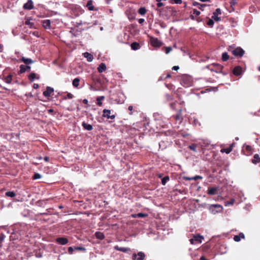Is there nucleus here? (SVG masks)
<instances>
[{"mask_svg":"<svg viewBox=\"0 0 260 260\" xmlns=\"http://www.w3.org/2000/svg\"><path fill=\"white\" fill-rule=\"evenodd\" d=\"M86 7H87L89 11H94L96 10L95 9L94 6H93V1L92 0H89L87 2Z\"/></svg>","mask_w":260,"mask_h":260,"instance_id":"19","label":"nucleus"},{"mask_svg":"<svg viewBox=\"0 0 260 260\" xmlns=\"http://www.w3.org/2000/svg\"><path fill=\"white\" fill-rule=\"evenodd\" d=\"M28 78L30 82H33L35 79L36 78V75L34 73H31L29 75Z\"/></svg>","mask_w":260,"mask_h":260,"instance_id":"32","label":"nucleus"},{"mask_svg":"<svg viewBox=\"0 0 260 260\" xmlns=\"http://www.w3.org/2000/svg\"><path fill=\"white\" fill-rule=\"evenodd\" d=\"M234 240L236 242H239V241H240L241 240V239L240 238V236H239V235H236L234 237Z\"/></svg>","mask_w":260,"mask_h":260,"instance_id":"47","label":"nucleus"},{"mask_svg":"<svg viewBox=\"0 0 260 260\" xmlns=\"http://www.w3.org/2000/svg\"><path fill=\"white\" fill-rule=\"evenodd\" d=\"M197 145L196 144H191V145H189V146H188V148H189L190 150H192V151H196V148H197Z\"/></svg>","mask_w":260,"mask_h":260,"instance_id":"38","label":"nucleus"},{"mask_svg":"<svg viewBox=\"0 0 260 260\" xmlns=\"http://www.w3.org/2000/svg\"><path fill=\"white\" fill-rule=\"evenodd\" d=\"M74 248L72 247H69L68 248V252L70 253V254H72L73 253V251L74 250Z\"/></svg>","mask_w":260,"mask_h":260,"instance_id":"50","label":"nucleus"},{"mask_svg":"<svg viewBox=\"0 0 260 260\" xmlns=\"http://www.w3.org/2000/svg\"><path fill=\"white\" fill-rule=\"evenodd\" d=\"M104 99V96H100V97L97 98V99H96L97 104L99 106H101L102 105V103L101 101L102 100H103Z\"/></svg>","mask_w":260,"mask_h":260,"instance_id":"37","label":"nucleus"},{"mask_svg":"<svg viewBox=\"0 0 260 260\" xmlns=\"http://www.w3.org/2000/svg\"><path fill=\"white\" fill-rule=\"evenodd\" d=\"M170 180L169 176H166L161 179V184L165 185L166 183Z\"/></svg>","mask_w":260,"mask_h":260,"instance_id":"31","label":"nucleus"},{"mask_svg":"<svg viewBox=\"0 0 260 260\" xmlns=\"http://www.w3.org/2000/svg\"><path fill=\"white\" fill-rule=\"evenodd\" d=\"M131 48L134 50H137L140 47V44L137 42H133L131 44Z\"/></svg>","mask_w":260,"mask_h":260,"instance_id":"26","label":"nucleus"},{"mask_svg":"<svg viewBox=\"0 0 260 260\" xmlns=\"http://www.w3.org/2000/svg\"><path fill=\"white\" fill-rule=\"evenodd\" d=\"M145 254L143 252H139L137 254L133 253L132 255L133 260H144Z\"/></svg>","mask_w":260,"mask_h":260,"instance_id":"5","label":"nucleus"},{"mask_svg":"<svg viewBox=\"0 0 260 260\" xmlns=\"http://www.w3.org/2000/svg\"><path fill=\"white\" fill-rule=\"evenodd\" d=\"M148 216L147 214L143 213H139L138 214H132V216L133 218H144Z\"/></svg>","mask_w":260,"mask_h":260,"instance_id":"22","label":"nucleus"},{"mask_svg":"<svg viewBox=\"0 0 260 260\" xmlns=\"http://www.w3.org/2000/svg\"><path fill=\"white\" fill-rule=\"evenodd\" d=\"M165 98L166 99V100L167 101H171L173 100V98L172 95H170V94H166L165 95Z\"/></svg>","mask_w":260,"mask_h":260,"instance_id":"40","label":"nucleus"},{"mask_svg":"<svg viewBox=\"0 0 260 260\" xmlns=\"http://www.w3.org/2000/svg\"><path fill=\"white\" fill-rule=\"evenodd\" d=\"M152 45L154 47H160L161 45V43L157 39H153L151 40Z\"/></svg>","mask_w":260,"mask_h":260,"instance_id":"20","label":"nucleus"},{"mask_svg":"<svg viewBox=\"0 0 260 260\" xmlns=\"http://www.w3.org/2000/svg\"><path fill=\"white\" fill-rule=\"evenodd\" d=\"M203 239H204V238L203 236L199 235H196L193 236V238L190 239L189 240V241L191 244H196L198 243H201L202 240Z\"/></svg>","mask_w":260,"mask_h":260,"instance_id":"4","label":"nucleus"},{"mask_svg":"<svg viewBox=\"0 0 260 260\" xmlns=\"http://www.w3.org/2000/svg\"><path fill=\"white\" fill-rule=\"evenodd\" d=\"M218 15H215V14H213L212 18L216 21H219L220 20V18L218 17Z\"/></svg>","mask_w":260,"mask_h":260,"instance_id":"41","label":"nucleus"},{"mask_svg":"<svg viewBox=\"0 0 260 260\" xmlns=\"http://www.w3.org/2000/svg\"><path fill=\"white\" fill-rule=\"evenodd\" d=\"M174 3L177 4H180L182 3V0H174Z\"/></svg>","mask_w":260,"mask_h":260,"instance_id":"59","label":"nucleus"},{"mask_svg":"<svg viewBox=\"0 0 260 260\" xmlns=\"http://www.w3.org/2000/svg\"><path fill=\"white\" fill-rule=\"evenodd\" d=\"M144 19L143 18H140L138 20V22L140 24H142L144 22Z\"/></svg>","mask_w":260,"mask_h":260,"instance_id":"61","label":"nucleus"},{"mask_svg":"<svg viewBox=\"0 0 260 260\" xmlns=\"http://www.w3.org/2000/svg\"><path fill=\"white\" fill-rule=\"evenodd\" d=\"M174 117L176 120H181L182 119V116L180 113L174 115Z\"/></svg>","mask_w":260,"mask_h":260,"instance_id":"36","label":"nucleus"},{"mask_svg":"<svg viewBox=\"0 0 260 260\" xmlns=\"http://www.w3.org/2000/svg\"><path fill=\"white\" fill-rule=\"evenodd\" d=\"M213 14H215V15H220L221 14V10L219 8L216 9Z\"/></svg>","mask_w":260,"mask_h":260,"instance_id":"45","label":"nucleus"},{"mask_svg":"<svg viewBox=\"0 0 260 260\" xmlns=\"http://www.w3.org/2000/svg\"><path fill=\"white\" fill-rule=\"evenodd\" d=\"M165 135L166 136H171L173 138H176L178 135V133L175 131L170 129L165 132Z\"/></svg>","mask_w":260,"mask_h":260,"instance_id":"9","label":"nucleus"},{"mask_svg":"<svg viewBox=\"0 0 260 260\" xmlns=\"http://www.w3.org/2000/svg\"><path fill=\"white\" fill-rule=\"evenodd\" d=\"M194 125H197V124H199V126L201 125V124L198 122V120L197 119H194Z\"/></svg>","mask_w":260,"mask_h":260,"instance_id":"60","label":"nucleus"},{"mask_svg":"<svg viewBox=\"0 0 260 260\" xmlns=\"http://www.w3.org/2000/svg\"><path fill=\"white\" fill-rule=\"evenodd\" d=\"M218 190V187H208L207 194L211 196L215 195Z\"/></svg>","mask_w":260,"mask_h":260,"instance_id":"10","label":"nucleus"},{"mask_svg":"<svg viewBox=\"0 0 260 260\" xmlns=\"http://www.w3.org/2000/svg\"><path fill=\"white\" fill-rule=\"evenodd\" d=\"M54 92V89L50 86H47L46 90L43 92V95L45 97H49Z\"/></svg>","mask_w":260,"mask_h":260,"instance_id":"8","label":"nucleus"},{"mask_svg":"<svg viewBox=\"0 0 260 260\" xmlns=\"http://www.w3.org/2000/svg\"><path fill=\"white\" fill-rule=\"evenodd\" d=\"M25 24L26 25H29L30 28H32L34 26V23L33 22H31L29 20L25 21Z\"/></svg>","mask_w":260,"mask_h":260,"instance_id":"39","label":"nucleus"},{"mask_svg":"<svg viewBox=\"0 0 260 260\" xmlns=\"http://www.w3.org/2000/svg\"><path fill=\"white\" fill-rule=\"evenodd\" d=\"M223 67L218 63H212V68L211 69V72H214L217 73H222Z\"/></svg>","mask_w":260,"mask_h":260,"instance_id":"3","label":"nucleus"},{"mask_svg":"<svg viewBox=\"0 0 260 260\" xmlns=\"http://www.w3.org/2000/svg\"><path fill=\"white\" fill-rule=\"evenodd\" d=\"M111 111L109 110L104 109L103 110V117H106L108 119H114V115L110 116Z\"/></svg>","mask_w":260,"mask_h":260,"instance_id":"13","label":"nucleus"},{"mask_svg":"<svg viewBox=\"0 0 260 260\" xmlns=\"http://www.w3.org/2000/svg\"><path fill=\"white\" fill-rule=\"evenodd\" d=\"M244 147H245V150L247 151V152L248 153V154L251 153V151H252L251 146L245 144Z\"/></svg>","mask_w":260,"mask_h":260,"instance_id":"35","label":"nucleus"},{"mask_svg":"<svg viewBox=\"0 0 260 260\" xmlns=\"http://www.w3.org/2000/svg\"><path fill=\"white\" fill-rule=\"evenodd\" d=\"M80 79L79 78H76L73 81V85L76 87L78 88L79 85Z\"/></svg>","mask_w":260,"mask_h":260,"instance_id":"28","label":"nucleus"},{"mask_svg":"<svg viewBox=\"0 0 260 260\" xmlns=\"http://www.w3.org/2000/svg\"><path fill=\"white\" fill-rule=\"evenodd\" d=\"M204 6H205V5L200 4V5H199V6H198V8H199L200 9H201V10H203V9H202V8H203V7H204Z\"/></svg>","mask_w":260,"mask_h":260,"instance_id":"63","label":"nucleus"},{"mask_svg":"<svg viewBox=\"0 0 260 260\" xmlns=\"http://www.w3.org/2000/svg\"><path fill=\"white\" fill-rule=\"evenodd\" d=\"M41 177V175L39 173H35L34 175L33 179H40Z\"/></svg>","mask_w":260,"mask_h":260,"instance_id":"43","label":"nucleus"},{"mask_svg":"<svg viewBox=\"0 0 260 260\" xmlns=\"http://www.w3.org/2000/svg\"><path fill=\"white\" fill-rule=\"evenodd\" d=\"M238 235H239V236H240V239H244L245 238L244 234L242 233H240Z\"/></svg>","mask_w":260,"mask_h":260,"instance_id":"58","label":"nucleus"},{"mask_svg":"<svg viewBox=\"0 0 260 260\" xmlns=\"http://www.w3.org/2000/svg\"><path fill=\"white\" fill-rule=\"evenodd\" d=\"M235 202V200L234 199H232L231 200L230 202H228L225 205L227 206V205H233Z\"/></svg>","mask_w":260,"mask_h":260,"instance_id":"53","label":"nucleus"},{"mask_svg":"<svg viewBox=\"0 0 260 260\" xmlns=\"http://www.w3.org/2000/svg\"><path fill=\"white\" fill-rule=\"evenodd\" d=\"M42 25L44 28L45 29H50L51 28V21L49 19H46L42 21Z\"/></svg>","mask_w":260,"mask_h":260,"instance_id":"15","label":"nucleus"},{"mask_svg":"<svg viewBox=\"0 0 260 260\" xmlns=\"http://www.w3.org/2000/svg\"><path fill=\"white\" fill-rule=\"evenodd\" d=\"M34 4L32 0H28L27 2L23 5V8L24 10H30L34 9Z\"/></svg>","mask_w":260,"mask_h":260,"instance_id":"6","label":"nucleus"},{"mask_svg":"<svg viewBox=\"0 0 260 260\" xmlns=\"http://www.w3.org/2000/svg\"><path fill=\"white\" fill-rule=\"evenodd\" d=\"M209 210L212 214H216L222 212L223 207L218 204H213L209 206Z\"/></svg>","mask_w":260,"mask_h":260,"instance_id":"2","label":"nucleus"},{"mask_svg":"<svg viewBox=\"0 0 260 260\" xmlns=\"http://www.w3.org/2000/svg\"><path fill=\"white\" fill-rule=\"evenodd\" d=\"M200 260H209V259L206 258L205 256H202L200 257Z\"/></svg>","mask_w":260,"mask_h":260,"instance_id":"64","label":"nucleus"},{"mask_svg":"<svg viewBox=\"0 0 260 260\" xmlns=\"http://www.w3.org/2000/svg\"><path fill=\"white\" fill-rule=\"evenodd\" d=\"M94 236L97 239L99 240H103L105 238L104 234L101 232H96L95 233Z\"/></svg>","mask_w":260,"mask_h":260,"instance_id":"24","label":"nucleus"},{"mask_svg":"<svg viewBox=\"0 0 260 260\" xmlns=\"http://www.w3.org/2000/svg\"><path fill=\"white\" fill-rule=\"evenodd\" d=\"M106 70V66L104 63H101L98 68L99 73H102Z\"/></svg>","mask_w":260,"mask_h":260,"instance_id":"23","label":"nucleus"},{"mask_svg":"<svg viewBox=\"0 0 260 260\" xmlns=\"http://www.w3.org/2000/svg\"><path fill=\"white\" fill-rule=\"evenodd\" d=\"M56 242L60 245H65L69 242L68 239L64 237H59L56 239Z\"/></svg>","mask_w":260,"mask_h":260,"instance_id":"11","label":"nucleus"},{"mask_svg":"<svg viewBox=\"0 0 260 260\" xmlns=\"http://www.w3.org/2000/svg\"><path fill=\"white\" fill-rule=\"evenodd\" d=\"M169 143L170 142L168 141H161L159 143V148L164 150L167 147Z\"/></svg>","mask_w":260,"mask_h":260,"instance_id":"16","label":"nucleus"},{"mask_svg":"<svg viewBox=\"0 0 260 260\" xmlns=\"http://www.w3.org/2000/svg\"><path fill=\"white\" fill-rule=\"evenodd\" d=\"M67 97V98L71 99L73 98V95L71 93H68Z\"/></svg>","mask_w":260,"mask_h":260,"instance_id":"56","label":"nucleus"},{"mask_svg":"<svg viewBox=\"0 0 260 260\" xmlns=\"http://www.w3.org/2000/svg\"><path fill=\"white\" fill-rule=\"evenodd\" d=\"M200 14V12L197 9L193 10V15H195L196 16H199Z\"/></svg>","mask_w":260,"mask_h":260,"instance_id":"44","label":"nucleus"},{"mask_svg":"<svg viewBox=\"0 0 260 260\" xmlns=\"http://www.w3.org/2000/svg\"><path fill=\"white\" fill-rule=\"evenodd\" d=\"M12 75H9L8 76H7L6 77V78H5V81L7 83H10L12 81Z\"/></svg>","mask_w":260,"mask_h":260,"instance_id":"33","label":"nucleus"},{"mask_svg":"<svg viewBox=\"0 0 260 260\" xmlns=\"http://www.w3.org/2000/svg\"><path fill=\"white\" fill-rule=\"evenodd\" d=\"M83 55L87 59V60L89 62L92 61L93 59V55L87 52L83 53Z\"/></svg>","mask_w":260,"mask_h":260,"instance_id":"17","label":"nucleus"},{"mask_svg":"<svg viewBox=\"0 0 260 260\" xmlns=\"http://www.w3.org/2000/svg\"><path fill=\"white\" fill-rule=\"evenodd\" d=\"M164 6V4L161 2H157V7L158 8H160Z\"/></svg>","mask_w":260,"mask_h":260,"instance_id":"57","label":"nucleus"},{"mask_svg":"<svg viewBox=\"0 0 260 260\" xmlns=\"http://www.w3.org/2000/svg\"><path fill=\"white\" fill-rule=\"evenodd\" d=\"M92 78L94 82H100V79L95 75H93Z\"/></svg>","mask_w":260,"mask_h":260,"instance_id":"46","label":"nucleus"},{"mask_svg":"<svg viewBox=\"0 0 260 260\" xmlns=\"http://www.w3.org/2000/svg\"><path fill=\"white\" fill-rule=\"evenodd\" d=\"M165 50L166 53L168 54L172 50V48L171 47H166Z\"/></svg>","mask_w":260,"mask_h":260,"instance_id":"48","label":"nucleus"},{"mask_svg":"<svg viewBox=\"0 0 260 260\" xmlns=\"http://www.w3.org/2000/svg\"><path fill=\"white\" fill-rule=\"evenodd\" d=\"M30 68H31L29 66H27V65L25 66L23 64H21L20 66V70L19 71V74L24 73L26 71L29 72L30 71Z\"/></svg>","mask_w":260,"mask_h":260,"instance_id":"7","label":"nucleus"},{"mask_svg":"<svg viewBox=\"0 0 260 260\" xmlns=\"http://www.w3.org/2000/svg\"><path fill=\"white\" fill-rule=\"evenodd\" d=\"M192 178H193V180H197V179H202L203 177L201 176H199V175H196V176H194L193 177H192Z\"/></svg>","mask_w":260,"mask_h":260,"instance_id":"49","label":"nucleus"},{"mask_svg":"<svg viewBox=\"0 0 260 260\" xmlns=\"http://www.w3.org/2000/svg\"><path fill=\"white\" fill-rule=\"evenodd\" d=\"M121 95H122V97H121V99L120 100L117 101L118 103H122L124 102V96L123 94H121Z\"/></svg>","mask_w":260,"mask_h":260,"instance_id":"55","label":"nucleus"},{"mask_svg":"<svg viewBox=\"0 0 260 260\" xmlns=\"http://www.w3.org/2000/svg\"><path fill=\"white\" fill-rule=\"evenodd\" d=\"M228 51L231 52L232 53L236 56L241 57L244 54V50L240 47L234 48L233 46H229Z\"/></svg>","mask_w":260,"mask_h":260,"instance_id":"1","label":"nucleus"},{"mask_svg":"<svg viewBox=\"0 0 260 260\" xmlns=\"http://www.w3.org/2000/svg\"><path fill=\"white\" fill-rule=\"evenodd\" d=\"M235 145V143H233L230 145L229 147L226 148H222L221 149L220 152L222 153L225 152L226 154H229L233 150V147Z\"/></svg>","mask_w":260,"mask_h":260,"instance_id":"14","label":"nucleus"},{"mask_svg":"<svg viewBox=\"0 0 260 260\" xmlns=\"http://www.w3.org/2000/svg\"><path fill=\"white\" fill-rule=\"evenodd\" d=\"M214 23V22L212 19H209L207 23V25L210 27H212Z\"/></svg>","mask_w":260,"mask_h":260,"instance_id":"42","label":"nucleus"},{"mask_svg":"<svg viewBox=\"0 0 260 260\" xmlns=\"http://www.w3.org/2000/svg\"><path fill=\"white\" fill-rule=\"evenodd\" d=\"M75 250L84 251L85 248L83 247H76L74 248Z\"/></svg>","mask_w":260,"mask_h":260,"instance_id":"52","label":"nucleus"},{"mask_svg":"<svg viewBox=\"0 0 260 260\" xmlns=\"http://www.w3.org/2000/svg\"><path fill=\"white\" fill-rule=\"evenodd\" d=\"M20 60L24 62L26 65L31 64L34 62V61L32 60L30 58H27L24 57H21Z\"/></svg>","mask_w":260,"mask_h":260,"instance_id":"21","label":"nucleus"},{"mask_svg":"<svg viewBox=\"0 0 260 260\" xmlns=\"http://www.w3.org/2000/svg\"><path fill=\"white\" fill-rule=\"evenodd\" d=\"M115 249H117L118 250H120L121 251L124 252H127L129 251L130 248H125V247H118V246H115Z\"/></svg>","mask_w":260,"mask_h":260,"instance_id":"27","label":"nucleus"},{"mask_svg":"<svg viewBox=\"0 0 260 260\" xmlns=\"http://www.w3.org/2000/svg\"><path fill=\"white\" fill-rule=\"evenodd\" d=\"M6 196L7 197L13 198V197H15L16 194H15V192H14V191H7L6 192Z\"/></svg>","mask_w":260,"mask_h":260,"instance_id":"34","label":"nucleus"},{"mask_svg":"<svg viewBox=\"0 0 260 260\" xmlns=\"http://www.w3.org/2000/svg\"><path fill=\"white\" fill-rule=\"evenodd\" d=\"M146 11V9L145 7H141L138 10V13L141 15H145Z\"/></svg>","mask_w":260,"mask_h":260,"instance_id":"30","label":"nucleus"},{"mask_svg":"<svg viewBox=\"0 0 260 260\" xmlns=\"http://www.w3.org/2000/svg\"><path fill=\"white\" fill-rule=\"evenodd\" d=\"M253 164H256L260 162V157L257 154H254L253 158L252 160Z\"/></svg>","mask_w":260,"mask_h":260,"instance_id":"25","label":"nucleus"},{"mask_svg":"<svg viewBox=\"0 0 260 260\" xmlns=\"http://www.w3.org/2000/svg\"><path fill=\"white\" fill-rule=\"evenodd\" d=\"M183 179L185 180H193V178L192 177H187V176H184L183 177Z\"/></svg>","mask_w":260,"mask_h":260,"instance_id":"54","label":"nucleus"},{"mask_svg":"<svg viewBox=\"0 0 260 260\" xmlns=\"http://www.w3.org/2000/svg\"><path fill=\"white\" fill-rule=\"evenodd\" d=\"M229 56L227 52H223L222 54V60L223 61H227L229 59Z\"/></svg>","mask_w":260,"mask_h":260,"instance_id":"29","label":"nucleus"},{"mask_svg":"<svg viewBox=\"0 0 260 260\" xmlns=\"http://www.w3.org/2000/svg\"><path fill=\"white\" fill-rule=\"evenodd\" d=\"M82 126L83 127L84 129L87 131H91L93 129L92 125L88 124L85 121H83L82 123Z\"/></svg>","mask_w":260,"mask_h":260,"instance_id":"18","label":"nucleus"},{"mask_svg":"<svg viewBox=\"0 0 260 260\" xmlns=\"http://www.w3.org/2000/svg\"><path fill=\"white\" fill-rule=\"evenodd\" d=\"M5 238V236L4 235V234H2L0 235V244H1L3 242Z\"/></svg>","mask_w":260,"mask_h":260,"instance_id":"51","label":"nucleus"},{"mask_svg":"<svg viewBox=\"0 0 260 260\" xmlns=\"http://www.w3.org/2000/svg\"><path fill=\"white\" fill-rule=\"evenodd\" d=\"M242 69L240 66H236L234 68L233 73L236 76H239L242 73Z\"/></svg>","mask_w":260,"mask_h":260,"instance_id":"12","label":"nucleus"},{"mask_svg":"<svg viewBox=\"0 0 260 260\" xmlns=\"http://www.w3.org/2000/svg\"><path fill=\"white\" fill-rule=\"evenodd\" d=\"M205 68L211 71V69L212 68V64L206 66Z\"/></svg>","mask_w":260,"mask_h":260,"instance_id":"62","label":"nucleus"}]
</instances>
